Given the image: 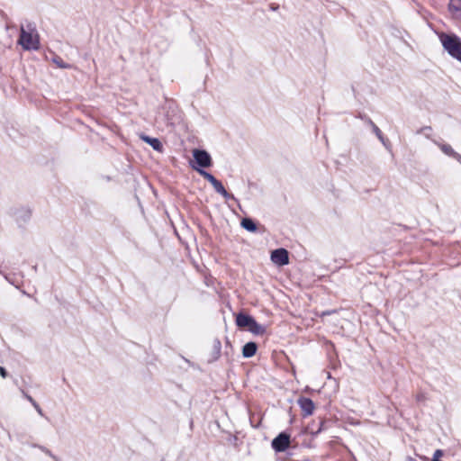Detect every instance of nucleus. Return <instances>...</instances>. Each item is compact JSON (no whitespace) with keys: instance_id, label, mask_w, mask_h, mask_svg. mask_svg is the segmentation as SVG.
Segmentation results:
<instances>
[{"instance_id":"nucleus-1","label":"nucleus","mask_w":461,"mask_h":461,"mask_svg":"<svg viewBox=\"0 0 461 461\" xmlns=\"http://www.w3.org/2000/svg\"><path fill=\"white\" fill-rule=\"evenodd\" d=\"M444 50L454 59L461 62V39L456 34L438 33Z\"/></svg>"},{"instance_id":"nucleus-2","label":"nucleus","mask_w":461,"mask_h":461,"mask_svg":"<svg viewBox=\"0 0 461 461\" xmlns=\"http://www.w3.org/2000/svg\"><path fill=\"white\" fill-rule=\"evenodd\" d=\"M18 43L25 50H36L40 48L39 35L32 24H29L26 29L23 26L21 27Z\"/></svg>"},{"instance_id":"nucleus-3","label":"nucleus","mask_w":461,"mask_h":461,"mask_svg":"<svg viewBox=\"0 0 461 461\" xmlns=\"http://www.w3.org/2000/svg\"><path fill=\"white\" fill-rule=\"evenodd\" d=\"M193 157L196 167H210L212 166V158L210 154L203 149H194Z\"/></svg>"},{"instance_id":"nucleus-4","label":"nucleus","mask_w":461,"mask_h":461,"mask_svg":"<svg viewBox=\"0 0 461 461\" xmlns=\"http://www.w3.org/2000/svg\"><path fill=\"white\" fill-rule=\"evenodd\" d=\"M290 446V435L287 433L282 432L276 438H275L272 441V447L276 452H284Z\"/></svg>"},{"instance_id":"nucleus-5","label":"nucleus","mask_w":461,"mask_h":461,"mask_svg":"<svg viewBox=\"0 0 461 461\" xmlns=\"http://www.w3.org/2000/svg\"><path fill=\"white\" fill-rule=\"evenodd\" d=\"M271 260L277 266H285L289 263L288 252L285 249H278L271 253Z\"/></svg>"},{"instance_id":"nucleus-6","label":"nucleus","mask_w":461,"mask_h":461,"mask_svg":"<svg viewBox=\"0 0 461 461\" xmlns=\"http://www.w3.org/2000/svg\"><path fill=\"white\" fill-rule=\"evenodd\" d=\"M297 402L304 416H310L313 413L315 405L311 399L301 397L298 399Z\"/></svg>"},{"instance_id":"nucleus-7","label":"nucleus","mask_w":461,"mask_h":461,"mask_svg":"<svg viewBox=\"0 0 461 461\" xmlns=\"http://www.w3.org/2000/svg\"><path fill=\"white\" fill-rule=\"evenodd\" d=\"M434 142L439 147L444 154L453 157L457 160L461 159V156L456 153L449 144L438 143L436 140H434Z\"/></svg>"},{"instance_id":"nucleus-8","label":"nucleus","mask_w":461,"mask_h":461,"mask_svg":"<svg viewBox=\"0 0 461 461\" xmlns=\"http://www.w3.org/2000/svg\"><path fill=\"white\" fill-rule=\"evenodd\" d=\"M140 139L145 141L146 143L149 144L155 150L161 151L162 150V144L160 140L157 138H150L146 135H141Z\"/></svg>"},{"instance_id":"nucleus-9","label":"nucleus","mask_w":461,"mask_h":461,"mask_svg":"<svg viewBox=\"0 0 461 461\" xmlns=\"http://www.w3.org/2000/svg\"><path fill=\"white\" fill-rule=\"evenodd\" d=\"M247 329L255 335H263L266 332V327L258 324L254 319Z\"/></svg>"},{"instance_id":"nucleus-10","label":"nucleus","mask_w":461,"mask_h":461,"mask_svg":"<svg viewBox=\"0 0 461 461\" xmlns=\"http://www.w3.org/2000/svg\"><path fill=\"white\" fill-rule=\"evenodd\" d=\"M257 345L254 342H248L242 348V355L244 357H251L256 354Z\"/></svg>"},{"instance_id":"nucleus-11","label":"nucleus","mask_w":461,"mask_h":461,"mask_svg":"<svg viewBox=\"0 0 461 461\" xmlns=\"http://www.w3.org/2000/svg\"><path fill=\"white\" fill-rule=\"evenodd\" d=\"M212 185L213 186V188L215 189V191L217 193H219L220 194H221L225 199H233V195L230 194L224 188V186L222 185V184L219 181V180H215Z\"/></svg>"},{"instance_id":"nucleus-12","label":"nucleus","mask_w":461,"mask_h":461,"mask_svg":"<svg viewBox=\"0 0 461 461\" xmlns=\"http://www.w3.org/2000/svg\"><path fill=\"white\" fill-rule=\"evenodd\" d=\"M252 319L249 315L240 313L236 318V323L240 328H248Z\"/></svg>"},{"instance_id":"nucleus-13","label":"nucleus","mask_w":461,"mask_h":461,"mask_svg":"<svg viewBox=\"0 0 461 461\" xmlns=\"http://www.w3.org/2000/svg\"><path fill=\"white\" fill-rule=\"evenodd\" d=\"M449 9L456 15H461V0H450Z\"/></svg>"},{"instance_id":"nucleus-14","label":"nucleus","mask_w":461,"mask_h":461,"mask_svg":"<svg viewBox=\"0 0 461 461\" xmlns=\"http://www.w3.org/2000/svg\"><path fill=\"white\" fill-rule=\"evenodd\" d=\"M241 226L249 231L254 232L257 230V226H256L255 222L251 219H249V218H245L241 221Z\"/></svg>"},{"instance_id":"nucleus-15","label":"nucleus","mask_w":461,"mask_h":461,"mask_svg":"<svg viewBox=\"0 0 461 461\" xmlns=\"http://www.w3.org/2000/svg\"><path fill=\"white\" fill-rule=\"evenodd\" d=\"M192 167L197 171L201 176H203L206 180H208L211 184H212L216 178L210 173H208L207 171L202 169V168H199L198 167L194 166V165H192Z\"/></svg>"},{"instance_id":"nucleus-16","label":"nucleus","mask_w":461,"mask_h":461,"mask_svg":"<svg viewBox=\"0 0 461 461\" xmlns=\"http://www.w3.org/2000/svg\"><path fill=\"white\" fill-rule=\"evenodd\" d=\"M213 348H214V349H215V351H216V357H215V358H218V357H219V356H220V353H221V342H220L218 339L214 340V342H213Z\"/></svg>"},{"instance_id":"nucleus-17","label":"nucleus","mask_w":461,"mask_h":461,"mask_svg":"<svg viewBox=\"0 0 461 461\" xmlns=\"http://www.w3.org/2000/svg\"><path fill=\"white\" fill-rule=\"evenodd\" d=\"M443 456V451L440 449H437L433 454L432 460H439V457Z\"/></svg>"},{"instance_id":"nucleus-18","label":"nucleus","mask_w":461,"mask_h":461,"mask_svg":"<svg viewBox=\"0 0 461 461\" xmlns=\"http://www.w3.org/2000/svg\"><path fill=\"white\" fill-rule=\"evenodd\" d=\"M54 62L62 68H69V66L66 63H64L61 59H54Z\"/></svg>"},{"instance_id":"nucleus-19","label":"nucleus","mask_w":461,"mask_h":461,"mask_svg":"<svg viewBox=\"0 0 461 461\" xmlns=\"http://www.w3.org/2000/svg\"><path fill=\"white\" fill-rule=\"evenodd\" d=\"M41 449L45 453L47 454L48 456H50L51 458H53L55 461H58V458L57 456H55L49 449L41 447Z\"/></svg>"},{"instance_id":"nucleus-20","label":"nucleus","mask_w":461,"mask_h":461,"mask_svg":"<svg viewBox=\"0 0 461 461\" xmlns=\"http://www.w3.org/2000/svg\"><path fill=\"white\" fill-rule=\"evenodd\" d=\"M374 131L375 133L376 134V136L379 138V140H381L382 141L384 140L383 139V135H382V132L381 131L379 130V128L375 125H374Z\"/></svg>"},{"instance_id":"nucleus-21","label":"nucleus","mask_w":461,"mask_h":461,"mask_svg":"<svg viewBox=\"0 0 461 461\" xmlns=\"http://www.w3.org/2000/svg\"><path fill=\"white\" fill-rule=\"evenodd\" d=\"M0 375H1L3 378H5V377L7 376V372H6V370H5L4 367H2V366H0Z\"/></svg>"},{"instance_id":"nucleus-22","label":"nucleus","mask_w":461,"mask_h":461,"mask_svg":"<svg viewBox=\"0 0 461 461\" xmlns=\"http://www.w3.org/2000/svg\"><path fill=\"white\" fill-rule=\"evenodd\" d=\"M33 407L36 409V411H37L40 414H41V409L40 405H39L37 402H36V403H34Z\"/></svg>"},{"instance_id":"nucleus-23","label":"nucleus","mask_w":461,"mask_h":461,"mask_svg":"<svg viewBox=\"0 0 461 461\" xmlns=\"http://www.w3.org/2000/svg\"><path fill=\"white\" fill-rule=\"evenodd\" d=\"M26 398H27V400H28V401H29L32 405H34V403H36V402L32 399V396H30V395H26Z\"/></svg>"},{"instance_id":"nucleus-24","label":"nucleus","mask_w":461,"mask_h":461,"mask_svg":"<svg viewBox=\"0 0 461 461\" xmlns=\"http://www.w3.org/2000/svg\"><path fill=\"white\" fill-rule=\"evenodd\" d=\"M321 427H320V428H319L315 432H313V431H312V432H311V433H312V435H314V436H315V435H317L318 433H320V432H321Z\"/></svg>"},{"instance_id":"nucleus-25","label":"nucleus","mask_w":461,"mask_h":461,"mask_svg":"<svg viewBox=\"0 0 461 461\" xmlns=\"http://www.w3.org/2000/svg\"><path fill=\"white\" fill-rule=\"evenodd\" d=\"M410 461H414L412 458H410Z\"/></svg>"},{"instance_id":"nucleus-26","label":"nucleus","mask_w":461,"mask_h":461,"mask_svg":"<svg viewBox=\"0 0 461 461\" xmlns=\"http://www.w3.org/2000/svg\"><path fill=\"white\" fill-rule=\"evenodd\" d=\"M432 461H440V460H432Z\"/></svg>"}]
</instances>
